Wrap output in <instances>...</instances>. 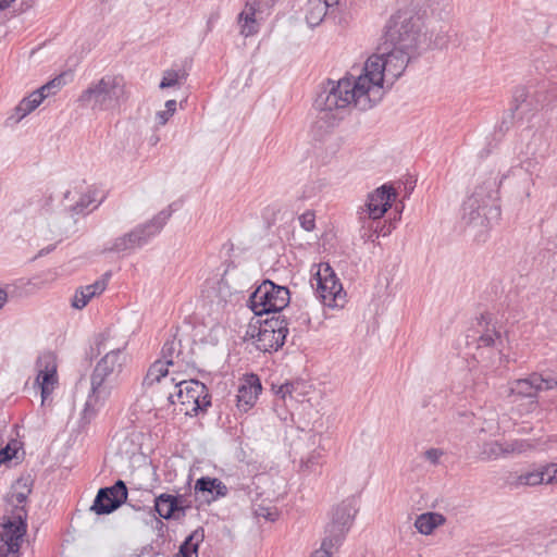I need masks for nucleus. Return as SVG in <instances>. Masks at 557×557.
Wrapping results in <instances>:
<instances>
[{"label": "nucleus", "mask_w": 557, "mask_h": 557, "mask_svg": "<svg viewBox=\"0 0 557 557\" xmlns=\"http://www.w3.org/2000/svg\"><path fill=\"white\" fill-rule=\"evenodd\" d=\"M16 448H12L11 445L0 449V466L7 461L12 460L15 457Z\"/></svg>", "instance_id": "obj_41"}, {"label": "nucleus", "mask_w": 557, "mask_h": 557, "mask_svg": "<svg viewBox=\"0 0 557 557\" xmlns=\"http://www.w3.org/2000/svg\"><path fill=\"white\" fill-rule=\"evenodd\" d=\"M420 34V18L411 11H397L385 25L382 45L404 51L417 49Z\"/></svg>", "instance_id": "obj_7"}, {"label": "nucleus", "mask_w": 557, "mask_h": 557, "mask_svg": "<svg viewBox=\"0 0 557 557\" xmlns=\"http://www.w3.org/2000/svg\"><path fill=\"white\" fill-rule=\"evenodd\" d=\"M557 483V469L556 463H550L541 470L529 471L520 474L517 478L516 485L534 486L537 484H553Z\"/></svg>", "instance_id": "obj_21"}, {"label": "nucleus", "mask_w": 557, "mask_h": 557, "mask_svg": "<svg viewBox=\"0 0 557 557\" xmlns=\"http://www.w3.org/2000/svg\"><path fill=\"white\" fill-rule=\"evenodd\" d=\"M127 499V487L122 480H117L112 486L98 491L91 510L97 515H108L117 509Z\"/></svg>", "instance_id": "obj_14"}, {"label": "nucleus", "mask_w": 557, "mask_h": 557, "mask_svg": "<svg viewBox=\"0 0 557 557\" xmlns=\"http://www.w3.org/2000/svg\"><path fill=\"white\" fill-rule=\"evenodd\" d=\"M339 0H322V2H324L326 4V8L329 9L330 7H333V5H336L338 3Z\"/></svg>", "instance_id": "obj_54"}, {"label": "nucleus", "mask_w": 557, "mask_h": 557, "mask_svg": "<svg viewBox=\"0 0 557 557\" xmlns=\"http://www.w3.org/2000/svg\"><path fill=\"white\" fill-rule=\"evenodd\" d=\"M63 83H64L63 82V75H59V76L54 77L53 79H51L50 82H48L46 84V88H48V94L47 95L55 94L57 90H59L61 88Z\"/></svg>", "instance_id": "obj_42"}, {"label": "nucleus", "mask_w": 557, "mask_h": 557, "mask_svg": "<svg viewBox=\"0 0 557 557\" xmlns=\"http://www.w3.org/2000/svg\"><path fill=\"white\" fill-rule=\"evenodd\" d=\"M357 510L356 502L352 498L337 505L332 511L331 522L326 525L325 535L333 537L335 542L343 543Z\"/></svg>", "instance_id": "obj_13"}, {"label": "nucleus", "mask_w": 557, "mask_h": 557, "mask_svg": "<svg viewBox=\"0 0 557 557\" xmlns=\"http://www.w3.org/2000/svg\"><path fill=\"white\" fill-rule=\"evenodd\" d=\"M94 201L90 195H82L74 205L70 206L71 216L84 214L88 206Z\"/></svg>", "instance_id": "obj_36"}, {"label": "nucleus", "mask_w": 557, "mask_h": 557, "mask_svg": "<svg viewBox=\"0 0 557 557\" xmlns=\"http://www.w3.org/2000/svg\"><path fill=\"white\" fill-rule=\"evenodd\" d=\"M54 248H55V246H54V245H49V246H47L46 248L40 249L36 257H42V256H46V255H48L49 252H51Z\"/></svg>", "instance_id": "obj_50"}, {"label": "nucleus", "mask_w": 557, "mask_h": 557, "mask_svg": "<svg viewBox=\"0 0 557 557\" xmlns=\"http://www.w3.org/2000/svg\"><path fill=\"white\" fill-rule=\"evenodd\" d=\"M289 289L285 286L276 285L270 280L263 281L250 296V308L256 315L271 313L277 315L280 311L289 304Z\"/></svg>", "instance_id": "obj_10"}, {"label": "nucleus", "mask_w": 557, "mask_h": 557, "mask_svg": "<svg viewBox=\"0 0 557 557\" xmlns=\"http://www.w3.org/2000/svg\"><path fill=\"white\" fill-rule=\"evenodd\" d=\"M326 4L322 0H309L306 8V21L309 26H318L325 17Z\"/></svg>", "instance_id": "obj_30"}, {"label": "nucleus", "mask_w": 557, "mask_h": 557, "mask_svg": "<svg viewBox=\"0 0 557 557\" xmlns=\"http://www.w3.org/2000/svg\"><path fill=\"white\" fill-rule=\"evenodd\" d=\"M377 87L370 88L366 76H345L338 81L327 79L314 100V106L321 111L345 109L349 106L367 111L380 102Z\"/></svg>", "instance_id": "obj_2"}, {"label": "nucleus", "mask_w": 557, "mask_h": 557, "mask_svg": "<svg viewBox=\"0 0 557 557\" xmlns=\"http://www.w3.org/2000/svg\"><path fill=\"white\" fill-rule=\"evenodd\" d=\"M186 78L185 72L168 70L163 73V77L159 87L161 89L180 86L183 84V81Z\"/></svg>", "instance_id": "obj_32"}, {"label": "nucleus", "mask_w": 557, "mask_h": 557, "mask_svg": "<svg viewBox=\"0 0 557 557\" xmlns=\"http://www.w3.org/2000/svg\"><path fill=\"white\" fill-rule=\"evenodd\" d=\"M265 518L271 520V521H274L275 520V515L269 512L268 516H265Z\"/></svg>", "instance_id": "obj_56"}, {"label": "nucleus", "mask_w": 557, "mask_h": 557, "mask_svg": "<svg viewBox=\"0 0 557 557\" xmlns=\"http://www.w3.org/2000/svg\"><path fill=\"white\" fill-rule=\"evenodd\" d=\"M181 343L175 342V339L168 341L164 343L161 356L163 363H166L168 367H177L182 368L185 364V360L183 358L182 351L178 349Z\"/></svg>", "instance_id": "obj_28"}, {"label": "nucleus", "mask_w": 557, "mask_h": 557, "mask_svg": "<svg viewBox=\"0 0 557 557\" xmlns=\"http://www.w3.org/2000/svg\"><path fill=\"white\" fill-rule=\"evenodd\" d=\"M261 389L262 386L259 377L256 374L247 375L237 389V408L243 412H247L251 409Z\"/></svg>", "instance_id": "obj_19"}, {"label": "nucleus", "mask_w": 557, "mask_h": 557, "mask_svg": "<svg viewBox=\"0 0 557 557\" xmlns=\"http://www.w3.org/2000/svg\"><path fill=\"white\" fill-rule=\"evenodd\" d=\"M495 183L476 186L462 205L461 223L465 231L475 240H485L491 220L499 216V210L492 205Z\"/></svg>", "instance_id": "obj_3"}, {"label": "nucleus", "mask_w": 557, "mask_h": 557, "mask_svg": "<svg viewBox=\"0 0 557 557\" xmlns=\"http://www.w3.org/2000/svg\"><path fill=\"white\" fill-rule=\"evenodd\" d=\"M299 222L305 231H312L314 228V214L312 212H305L299 216Z\"/></svg>", "instance_id": "obj_40"}, {"label": "nucleus", "mask_w": 557, "mask_h": 557, "mask_svg": "<svg viewBox=\"0 0 557 557\" xmlns=\"http://www.w3.org/2000/svg\"><path fill=\"white\" fill-rule=\"evenodd\" d=\"M128 99L124 78L120 75H104L81 94L78 101L94 112L113 111Z\"/></svg>", "instance_id": "obj_6"}, {"label": "nucleus", "mask_w": 557, "mask_h": 557, "mask_svg": "<svg viewBox=\"0 0 557 557\" xmlns=\"http://www.w3.org/2000/svg\"><path fill=\"white\" fill-rule=\"evenodd\" d=\"M205 531L202 528L191 532L180 546L177 557H198L200 543L203 542Z\"/></svg>", "instance_id": "obj_26"}, {"label": "nucleus", "mask_w": 557, "mask_h": 557, "mask_svg": "<svg viewBox=\"0 0 557 557\" xmlns=\"http://www.w3.org/2000/svg\"><path fill=\"white\" fill-rule=\"evenodd\" d=\"M259 12L260 2L258 0L246 2L244 10L238 15V24L240 25V34L243 36L249 37L258 33L256 15Z\"/></svg>", "instance_id": "obj_24"}, {"label": "nucleus", "mask_w": 557, "mask_h": 557, "mask_svg": "<svg viewBox=\"0 0 557 557\" xmlns=\"http://www.w3.org/2000/svg\"><path fill=\"white\" fill-rule=\"evenodd\" d=\"M213 481H214V492H213L214 495H212L211 497H206L207 502L214 500L218 497L225 496L227 494V487L222 481H220L219 479H215V478L213 479Z\"/></svg>", "instance_id": "obj_39"}, {"label": "nucleus", "mask_w": 557, "mask_h": 557, "mask_svg": "<svg viewBox=\"0 0 557 557\" xmlns=\"http://www.w3.org/2000/svg\"><path fill=\"white\" fill-rule=\"evenodd\" d=\"M527 99V92L523 88L516 90L515 101L517 104L515 106V110L518 111L521 108V103Z\"/></svg>", "instance_id": "obj_46"}, {"label": "nucleus", "mask_w": 557, "mask_h": 557, "mask_svg": "<svg viewBox=\"0 0 557 557\" xmlns=\"http://www.w3.org/2000/svg\"><path fill=\"white\" fill-rule=\"evenodd\" d=\"M443 455V450L438 448H430L424 453L425 458L433 465H437Z\"/></svg>", "instance_id": "obj_43"}, {"label": "nucleus", "mask_w": 557, "mask_h": 557, "mask_svg": "<svg viewBox=\"0 0 557 557\" xmlns=\"http://www.w3.org/2000/svg\"><path fill=\"white\" fill-rule=\"evenodd\" d=\"M15 0H0V10H4L10 7Z\"/></svg>", "instance_id": "obj_53"}, {"label": "nucleus", "mask_w": 557, "mask_h": 557, "mask_svg": "<svg viewBox=\"0 0 557 557\" xmlns=\"http://www.w3.org/2000/svg\"><path fill=\"white\" fill-rule=\"evenodd\" d=\"M154 510L163 519H176L178 518L177 502L175 495L162 493L154 497Z\"/></svg>", "instance_id": "obj_25"}, {"label": "nucleus", "mask_w": 557, "mask_h": 557, "mask_svg": "<svg viewBox=\"0 0 557 557\" xmlns=\"http://www.w3.org/2000/svg\"><path fill=\"white\" fill-rule=\"evenodd\" d=\"M553 534L557 536V525L553 529ZM554 541H557V537H555Z\"/></svg>", "instance_id": "obj_57"}, {"label": "nucleus", "mask_w": 557, "mask_h": 557, "mask_svg": "<svg viewBox=\"0 0 557 557\" xmlns=\"http://www.w3.org/2000/svg\"><path fill=\"white\" fill-rule=\"evenodd\" d=\"M542 391H549L557 388V377L542 375Z\"/></svg>", "instance_id": "obj_45"}, {"label": "nucleus", "mask_w": 557, "mask_h": 557, "mask_svg": "<svg viewBox=\"0 0 557 557\" xmlns=\"http://www.w3.org/2000/svg\"><path fill=\"white\" fill-rule=\"evenodd\" d=\"M36 383L40 387L42 403L51 395L58 383L57 360L52 352H45L36 361Z\"/></svg>", "instance_id": "obj_15"}, {"label": "nucleus", "mask_w": 557, "mask_h": 557, "mask_svg": "<svg viewBox=\"0 0 557 557\" xmlns=\"http://www.w3.org/2000/svg\"><path fill=\"white\" fill-rule=\"evenodd\" d=\"M20 486L21 481H17L9 498L14 505L12 516L0 524V557H18L21 542L26 533L27 512L21 505L26 502L30 488L23 484L22 490L18 491Z\"/></svg>", "instance_id": "obj_5"}, {"label": "nucleus", "mask_w": 557, "mask_h": 557, "mask_svg": "<svg viewBox=\"0 0 557 557\" xmlns=\"http://www.w3.org/2000/svg\"><path fill=\"white\" fill-rule=\"evenodd\" d=\"M8 301V293L5 289L0 288V309L5 305Z\"/></svg>", "instance_id": "obj_51"}, {"label": "nucleus", "mask_w": 557, "mask_h": 557, "mask_svg": "<svg viewBox=\"0 0 557 557\" xmlns=\"http://www.w3.org/2000/svg\"><path fill=\"white\" fill-rule=\"evenodd\" d=\"M171 382L174 392H169L166 399L172 405L177 401L181 406L180 410L186 416H197L199 412L207 411L211 406V396L202 382L198 380L175 382V379H172Z\"/></svg>", "instance_id": "obj_9"}, {"label": "nucleus", "mask_w": 557, "mask_h": 557, "mask_svg": "<svg viewBox=\"0 0 557 557\" xmlns=\"http://www.w3.org/2000/svg\"><path fill=\"white\" fill-rule=\"evenodd\" d=\"M177 502L178 518L183 519L186 516L188 509L191 508V503L184 495H175Z\"/></svg>", "instance_id": "obj_38"}, {"label": "nucleus", "mask_w": 557, "mask_h": 557, "mask_svg": "<svg viewBox=\"0 0 557 557\" xmlns=\"http://www.w3.org/2000/svg\"><path fill=\"white\" fill-rule=\"evenodd\" d=\"M396 197L397 195L393 187L382 185L368 195L366 203L360 206L358 210L373 218L382 219Z\"/></svg>", "instance_id": "obj_17"}, {"label": "nucleus", "mask_w": 557, "mask_h": 557, "mask_svg": "<svg viewBox=\"0 0 557 557\" xmlns=\"http://www.w3.org/2000/svg\"><path fill=\"white\" fill-rule=\"evenodd\" d=\"M172 114L168 113L166 110L159 111L156 114L159 125H165Z\"/></svg>", "instance_id": "obj_47"}, {"label": "nucleus", "mask_w": 557, "mask_h": 557, "mask_svg": "<svg viewBox=\"0 0 557 557\" xmlns=\"http://www.w3.org/2000/svg\"><path fill=\"white\" fill-rule=\"evenodd\" d=\"M176 101L175 100H168L165 102V110L168 111V113L170 114H174V112L176 111Z\"/></svg>", "instance_id": "obj_49"}, {"label": "nucleus", "mask_w": 557, "mask_h": 557, "mask_svg": "<svg viewBox=\"0 0 557 557\" xmlns=\"http://www.w3.org/2000/svg\"><path fill=\"white\" fill-rule=\"evenodd\" d=\"M357 221L359 224L358 234L363 242H374L381 234L383 236L387 234V232H383L384 225L381 219L357 210Z\"/></svg>", "instance_id": "obj_22"}, {"label": "nucleus", "mask_w": 557, "mask_h": 557, "mask_svg": "<svg viewBox=\"0 0 557 557\" xmlns=\"http://www.w3.org/2000/svg\"><path fill=\"white\" fill-rule=\"evenodd\" d=\"M445 520V517L441 513L425 512L417 518L414 527L421 534L429 535L436 527L444 524Z\"/></svg>", "instance_id": "obj_29"}, {"label": "nucleus", "mask_w": 557, "mask_h": 557, "mask_svg": "<svg viewBox=\"0 0 557 557\" xmlns=\"http://www.w3.org/2000/svg\"><path fill=\"white\" fill-rule=\"evenodd\" d=\"M169 372V367L166 363H163L162 360L154 361L148 369L147 374L143 380L144 387H151L156 383L162 385V388L165 387L166 382H162L163 379L166 377Z\"/></svg>", "instance_id": "obj_27"}, {"label": "nucleus", "mask_w": 557, "mask_h": 557, "mask_svg": "<svg viewBox=\"0 0 557 557\" xmlns=\"http://www.w3.org/2000/svg\"><path fill=\"white\" fill-rule=\"evenodd\" d=\"M475 332L479 334L476 338L478 348L499 347L503 344L500 327L488 314L481 315Z\"/></svg>", "instance_id": "obj_18"}, {"label": "nucleus", "mask_w": 557, "mask_h": 557, "mask_svg": "<svg viewBox=\"0 0 557 557\" xmlns=\"http://www.w3.org/2000/svg\"><path fill=\"white\" fill-rule=\"evenodd\" d=\"M317 298L330 308H343L346 302V293L330 264H320L319 270L311 280Z\"/></svg>", "instance_id": "obj_11"}, {"label": "nucleus", "mask_w": 557, "mask_h": 557, "mask_svg": "<svg viewBox=\"0 0 557 557\" xmlns=\"http://www.w3.org/2000/svg\"><path fill=\"white\" fill-rule=\"evenodd\" d=\"M532 448L533 445L525 440H513L505 443L485 442L480 449V459L483 461L496 460L500 457L522 454Z\"/></svg>", "instance_id": "obj_16"}, {"label": "nucleus", "mask_w": 557, "mask_h": 557, "mask_svg": "<svg viewBox=\"0 0 557 557\" xmlns=\"http://www.w3.org/2000/svg\"><path fill=\"white\" fill-rule=\"evenodd\" d=\"M293 387H289V394L288 397L293 398L295 400H299L298 396H301L304 392L301 391L302 387H305V384L302 382H292Z\"/></svg>", "instance_id": "obj_44"}, {"label": "nucleus", "mask_w": 557, "mask_h": 557, "mask_svg": "<svg viewBox=\"0 0 557 557\" xmlns=\"http://www.w3.org/2000/svg\"><path fill=\"white\" fill-rule=\"evenodd\" d=\"M542 374L532 373L525 379L515 380L510 384V395L535 399L542 392Z\"/></svg>", "instance_id": "obj_23"}, {"label": "nucleus", "mask_w": 557, "mask_h": 557, "mask_svg": "<svg viewBox=\"0 0 557 557\" xmlns=\"http://www.w3.org/2000/svg\"><path fill=\"white\" fill-rule=\"evenodd\" d=\"M213 492H214V481L212 478L202 476L196 481V484H195V493L196 494L201 493L205 495L206 493H208L207 497H211L212 495H214Z\"/></svg>", "instance_id": "obj_35"}, {"label": "nucleus", "mask_w": 557, "mask_h": 557, "mask_svg": "<svg viewBox=\"0 0 557 557\" xmlns=\"http://www.w3.org/2000/svg\"><path fill=\"white\" fill-rule=\"evenodd\" d=\"M72 194H73V191L67 190V191L64 194V199H65V200H74V197H72Z\"/></svg>", "instance_id": "obj_55"}, {"label": "nucleus", "mask_w": 557, "mask_h": 557, "mask_svg": "<svg viewBox=\"0 0 557 557\" xmlns=\"http://www.w3.org/2000/svg\"><path fill=\"white\" fill-rule=\"evenodd\" d=\"M34 92H38L40 94V96H42V100L48 97L49 95L48 94V88H46V84L44 86H41L39 89L35 90Z\"/></svg>", "instance_id": "obj_52"}, {"label": "nucleus", "mask_w": 557, "mask_h": 557, "mask_svg": "<svg viewBox=\"0 0 557 557\" xmlns=\"http://www.w3.org/2000/svg\"><path fill=\"white\" fill-rule=\"evenodd\" d=\"M41 102L42 96L38 92H32L28 97H25L15 108L17 121L33 112Z\"/></svg>", "instance_id": "obj_31"}, {"label": "nucleus", "mask_w": 557, "mask_h": 557, "mask_svg": "<svg viewBox=\"0 0 557 557\" xmlns=\"http://www.w3.org/2000/svg\"><path fill=\"white\" fill-rule=\"evenodd\" d=\"M341 544V542H335L333 537L325 535L321 547L312 554V557H332L334 550H336Z\"/></svg>", "instance_id": "obj_33"}, {"label": "nucleus", "mask_w": 557, "mask_h": 557, "mask_svg": "<svg viewBox=\"0 0 557 557\" xmlns=\"http://www.w3.org/2000/svg\"><path fill=\"white\" fill-rule=\"evenodd\" d=\"M380 50L381 54L371 55L366 61L362 75L371 89L379 88L381 101L384 96V82L393 84L404 73L413 52L386 45H381Z\"/></svg>", "instance_id": "obj_4"}, {"label": "nucleus", "mask_w": 557, "mask_h": 557, "mask_svg": "<svg viewBox=\"0 0 557 557\" xmlns=\"http://www.w3.org/2000/svg\"><path fill=\"white\" fill-rule=\"evenodd\" d=\"M289 387H293V383H285V384H282L276 394L280 395L283 399H285L286 397H288V394H289Z\"/></svg>", "instance_id": "obj_48"}, {"label": "nucleus", "mask_w": 557, "mask_h": 557, "mask_svg": "<svg viewBox=\"0 0 557 557\" xmlns=\"http://www.w3.org/2000/svg\"><path fill=\"white\" fill-rule=\"evenodd\" d=\"M90 301L89 296L84 292V289L81 287L76 290L73 299H72V306L75 309H83L87 306V304Z\"/></svg>", "instance_id": "obj_37"}, {"label": "nucleus", "mask_w": 557, "mask_h": 557, "mask_svg": "<svg viewBox=\"0 0 557 557\" xmlns=\"http://www.w3.org/2000/svg\"><path fill=\"white\" fill-rule=\"evenodd\" d=\"M549 141L542 132H535L530 141L527 145L528 156L527 160H522L521 163L528 172H532L534 166L537 164V158H545L548 152Z\"/></svg>", "instance_id": "obj_20"}, {"label": "nucleus", "mask_w": 557, "mask_h": 557, "mask_svg": "<svg viewBox=\"0 0 557 557\" xmlns=\"http://www.w3.org/2000/svg\"><path fill=\"white\" fill-rule=\"evenodd\" d=\"M96 347L99 354L101 351H106V354L96 363L90 375V391L82 412V422L85 424L95 419L100 408L110 398L126 363V354L124 352L126 343L114 345L108 334H102L97 339Z\"/></svg>", "instance_id": "obj_1"}, {"label": "nucleus", "mask_w": 557, "mask_h": 557, "mask_svg": "<svg viewBox=\"0 0 557 557\" xmlns=\"http://www.w3.org/2000/svg\"><path fill=\"white\" fill-rule=\"evenodd\" d=\"M172 214L171 209L162 210L150 221L135 226L132 231L116 237L104 251L124 253L141 248L161 232Z\"/></svg>", "instance_id": "obj_8"}, {"label": "nucleus", "mask_w": 557, "mask_h": 557, "mask_svg": "<svg viewBox=\"0 0 557 557\" xmlns=\"http://www.w3.org/2000/svg\"><path fill=\"white\" fill-rule=\"evenodd\" d=\"M258 334H249L256 337L255 345L263 352L277 351L285 343L288 333V322L284 315H272L259 322Z\"/></svg>", "instance_id": "obj_12"}, {"label": "nucleus", "mask_w": 557, "mask_h": 557, "mask_svg": "<svg viewBox=\"0 0 557 557\" xmlns=\"http://www.w3.org/2000/svg\"><path fill=\"white\" fill-rule=\"evenodd\" d=\"M111 276L110 272L103 274L100 280H97L95 283L82 287L84 292L92 299L95 296L102 294L108 285V280Z\"/></svg>", "instance_id": "obj_34"}]
</instances>
